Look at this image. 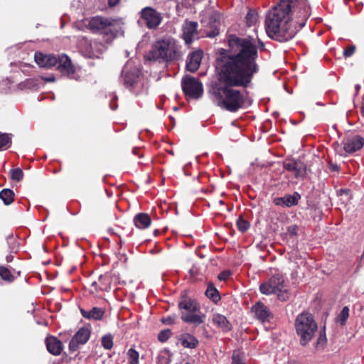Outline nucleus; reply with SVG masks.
Instances as JSON below:
<instances>
[{
	"label": "nucleus",
	"instance_id": "obj_1",
	"mask_svg": "<svg viewBox=\"0 0 364 364\" xmlns=\"http://www.w3.org/2000/svg\"><path fill=\"white\" fill-rule=\"evenodd\" d=\"M257 41L258 47L263 48L264 45L259 38L231 36L228 41L230 53L222 49L217 58L220 84L215 86L214 92L218 99V105L229 112H235L245 104L244 95L232 87H247L259 71L256 63Z\"/></svg>",
	"mask_w": 364,
	"mask_h": 364
},
{
	"label": "nucleus",
	"instance_id": "obj_2",
	"mask_svg": "<svg viewBox=\"0 0 364 364\" xmlns=\"http://www.w3.org/2000/svg\"><path fill=\"white\" fill-rule=\"evenodd\" d=\"M297 11L299 28L306 24L309 16L307 0H282L267 14L265 28L267 35L279 42H286L296 35L298 29L291 23L290 13Z\"/></svg>",
	"mask_w": 364,
	"mask_h": 364
},
{
	"label": "nucleus",
	"instance_id": "obj_3",
	"mask_svg": "<svg viewBox=\"0 0 364 364\" xmlns=\"http://www.w3.org/2000/svg\"><path fill=\"white\" fill-rule=\"evenodd\" d=\"M150 55L154 60L171 63L180 58V47L174 38H164L153 45Z\"/></svg>",
	"mask_w": 364,
	"mask_h": 364
},
{
	"label": "nucleus",
	"instance_id": "obj_4",
	"mask_svg": "<svg viewBox=\"0 0 364 364\" xmlns=\"http://www.w3.org/2000/svg\"><path fill=\"white\" fill-rule=\"evenodd\" d=\"M294 326L302 346H306L313 338L318 328L314 316L308 312L299 314L295 319Z\"/></svg>",
	"mask_w": 364,
	"mask_h": 364
},
{
	"label": "nucleus",
	"instance_id": "obj_5",
	"mask_svg": "<svg viewBox=\"0 0 364 364\" xmlns=\"http://www.w3.org/2000/svg\"><path fill=\"white\" fill-rule=\"evenodd\" d=\"M259 290L265 295L277 294L278 299L282 301H287L290 296L289 290L285 287L283 276L280 274L273 275L267 282L261 284Z\"/></svg>",
	"mask_w": 364,
	"mask_h": 364
},
{
	"label": "nucleus",
	"instance_id": "obj_6",
	"mask_svg": "<svg viewBox=\"0 0 364 364\" xmlns=\"http://www.w3.org/2000/svg\"><path fill=\"white\" fill-rule=\"evenodd\" d=\"M121 81L127 88L135 95H138L143 91L144 80L141 72L137 69H133L130 71L123 70Z\"/></svg>",
	"mask_w": 364,
	"mask_h": 364
},
{
	"label": "nucleus",
	"instance_id": "obj_7",
	"mask_svg": "<svg viewBox=\"0 0 364 364\" xmlns=\"http://www.w3.org/2000/svg\"><path fill=\"white\" fill-rule=\"evenodd\" d=\"M55 67L63 75L70 78H75V68L70 59L66 55L56 56L47 55V68Z\"/></svg>",
	"mask_w": 364,
	"mask_h": 364
},
{
	"label": "nucleus",
	"instance_id": "obj_8",
	"mask_svg": "<svg viewBox=\"0 0 364 364\" xmlns=\"http://www.w3.org/2000/svg\"><path fill=\"white\" fill-rule=\"evenodd\" d=\"M181 85L185 95L191 98L198 99L203 95V85L198 80L194 77H183Z\"/></svg>",
	"mask_w": 364,
	"mask_h": 364
},
{
	"label": "nucleus",
	"instance_id": "obj_9",
	"mask_svg": "<svg viewBox=\"0 0 364 364\" xmlns=\"http://www.w3.org/2000/svg\"><path fill=\"white\" fill-rule=\"evenodd\" d=\"M141 17L150 29L156 28L163 19L161 14L150 6L145 7L141 11Z\"/></svg>",
	"mask_w": 364,
	"mask_h": 364
},
{
	"label": "nucleus",
	"instance_id": "obj_10",
	"mask_svg": "<svg viewBox=\"0 0 364 364\" xmlns=\"http://www.w3.org/2000/svg\"><path fill=\"white\" fill-rule=\"evenodd\" d=\"M82 23L86 28L94 33H103L105 34L106 28L109 25V18L97 16L84 19Z\"/></svg>",
	"mask_w": 364,
	"mask_h": 364
},
{
	"label": "nucleus",
	"instance_id": "obj_11",
	"mask_svg": "<svg viewBox=\"0 0 364 364\" xmlns=\"http://www.w3.org/2000/svg\"><path fill=\"white\" fill-rule=\"evenodd\" d=\"M90 331L87 328H81L74 335L69 343L70 351L75 352L77 350L79 345H83L89 340Z\"/></svg>",
	"mask_w": 364,
	"mask_h": 364
},
{
	"label": "nucleus",
	"instance_id": "obj_12",
	"mask_svg": "<svg viewBox=\"0 0 364 364\" xmlns=\"http://www.w3.org/2000/svg\"><path fill=\"white\" fill-rule=\"evenodd\" d=\"M284 168L291 172L296 178H303L306 174V166L301 161L286 160Z\"/></svg>",
	"mask_w": 364,
	"mask_h": 364
},
{
	"label": "nucleus",
	"instance_id": "obj_13",
	"mask_svg": "<svg viewBox=\"0 0 364 364\" xmlns=\"http://www.w3.org/2000/svg\"><path fill=\"white\" fill-rule=\"evenodd\" d=\"M252 311L255 316L259 321L264 322L272 318V314L269 308L261 302H257L252 307Z\"/></svg>",
	"mask_w": 364,
	"mask_h": 364
},
{
	"label": "nucleus",
	"instance_id": "obj_14",
	"mask_svg": "<svg viewBox=\"0 0 364 364\" xmlns=\"http://www.w3.org/2000/svg\"><path fill=\"white\" fill-rule=\"evenodd\" d=\"M364 145V139L360 136L347 138L343 143L344 150L348 153H353L360 149Z\"/></svg>",
	"mask_w": 364,
	"mask_h": 364
},
{
	"label": "nucleus",
	"instance_id": "obj_15",
	"mask_svg": "<svg viewBox=\"0 0 364 364\" xmlns=\"http://www.w3.org/2000/svg\"><path fill=\"white\" fill-rule=\"evenodd\" d=\"M203 57L201 50H196L191 53L187 58L186 68L191 73L196 72L200 67Z\"/></svg>",
	"mask_w": 364,
	"mask_h": 364
},
{
	"label": "nucleus",
	"instance_id": "obj_16",
	"mask_svg": "<svg viewBox=\"0 0 364 364\" xmlns=\"http://www.w3.org/2000/svg\"><path fill=\"white\" fill-rule=\"evenodd\" d=\"M198 23L195 21H186L183 25V38L186 44L192 43L193 38L196 33Z\"/></svg>",
	"mask_w": 364,
	"mask_h": 364
},
{
	"label": "nucleus",
	"instance_id": "obj_17",
	"mask_svg": "<svg viewBox=\"0 0 364 364\" xmlns=\"http://www.w3.org/2000/svg\"><path fill=\"white\" fill-rule=\"evenodd\" d=\"M300 198V195L298 193H294L293 195H286L284 197L276 198L274 200V203L279 206L291 207L298 203Z\"/></svg>",
	"mask_w": 364,
	"mask_h": 364
},
{
	"label": "nucleus",
	"instance_id": "obj_18",
	"mask_svg": "<svg viewBox=\"0 0 364 364\" xmlns=\"http://www.w3.org/2000/svg\"><path fill=\"white\" fill-rule=\"evenodd\" d=\"M122 26L123 22L121 19L109 18V25L106 28L105 34L114 38L123 32Z\"/></svg>",
	"mask_w": 364,
	"mask_h": 364
},
{
	"label": "nucleus",
	"instance_id": "obj_19",
	"mask_svg": "<svg viewBox=\"0 0 364 364\" xmlns=\"http://www.w3.org/2000/svg\"><path fill=\"white\" fill-rule=\"evenodd\" d=\"M200 17L203 23L212 25L220 19V14L213 9L208 8L201 12Z\"/></svg>",
	"mask_w": 364,
	"mask_h": 364
},
{
	"label": "nucleus",
	"instance_id": "obj_20",
	"mask_svg": "<svg viewBox=\"0 0 364 364\" xmlns=\"http://www.w3.org/2000/svg\"><path fill=\"white\" fill-rule=\"evenodd\" d=\"M183 321L198 326L204 322L205 316L196 314V312H183L181 315Z\"/></svg>",
	"mask_w": 364,
	"mask_h": 364
},
{
	"label": "nucleus",
	"instance_id": "obj_21",
	"mask_svg": "<svg viewBox=\"0 0 364 364\" xmlns=\"http://www.w3.org/2000/svg\"><path fill=\"white\" fill-rule=\"evenodd\" d=\"M212 321L214 325L221 328L223 331H229L231 330L232 326L227 318L220 314H214L213 315Z\"/></svg>",
	"mask_w": 364,
	"mask_h": 364
},
{
	"label": "nucleus",
	"instance_id": "obj_22",
	"mask_svg": "<svg viewBox=\"0 0 364 364\" xmlns=\"http://www.w3.org/2000/svg\"><path fill=\"white\" fill-rule=\"evenodd\" d=\"M63 350L61 342L53 336H47V350L50 353L58 355Z\"/></svg>",
	"mask_w": 364,
	"mask_h": 364
},
{
	"label": "nucleus",
	"instance_id": "obj_23",
	"mask_svg": "<svg viewBox=\"0 0 364 364\" xmlns=\"http://www.w3.org/2000/svg\"><path fill=\"white\" fill-rule=\"evenodd\" d=\"M178 308L182 314L183 312H196L198 310L199 306L195 301L189 299H184L179 302Z\"/></svg>",
	"mask_w": 364,
	"mask_h": 364
},
{
	"label": "nucleus",
	"instance_id": "obj_24",
	"mask_svg": "<svg viewBox=\"0 0 364 364\" xmlns=\"http://www.w3.org/2000/svg\"><path fill=\"white\" fill-rule=\"evenodd\" d=\"M82 316L87 319L100 320L103 317L104 311L101 308L94 307L90 311H85L80 309Z\"/></svg>",
	"mask_w": 364,
	"mask_h": 364
},
{
	"label": "nucleus",
	"instance_id": "obj_25",
	"mask_svg": "<svg viewBox=\"0 0 364 364\" xmlns=\"http://www.w3.org/2000/svg\"><path fill=\"white\" fill-rule=\"evenodd\" d=\"M134 222L137 228L145 229L151 225V220L148 214L139 213L134 217Z\"/></svg>",
	"mask_w": 364,
	"mask_h": 364
},
{
	"label": "nucleus",
	"instance_id": "obj_26",
	"mask_svg": "<svg viewBox=\"0 0 364 364\" xmlns=\"http://www.w3.org/2000/svg\"><path fill=\"white\" fill-rule=\"evenodd\" d=\"M180 340L182 346L188 348H195L198 343V340L188 333L183 335Z\"/></svg>",
	"mask_w": 364,
	"mask_h": 364
},
{
	"label": "nucleus",
	"instance_id": "obj_27",
	"mask_svg": "<svg viewBox=\"0 0 364 364\" xmlns=\"http://www.w3.org/2000/svg\"><path fill=\"white\" fill-rule=\"evenodd\" d=\"M46 79L43 77L41 78H31L26 80L23 84L26 88L37 90L41 85H43V82Z\"/></svg>",
	"mask_w": 364,
	"mask_h": 364
},
{
	"label": "nucleus",
	"instance_id": "obj_28",
	"mask_svg": "<svg viewBox=\"0 0 364 364\" xmlns=\"http://www.w3.org/2000/svg\"><path fill=\"white\" fill-rule=\"evenodd\" d=\"M105 50V47L102 44L99 43L97 42H92L90 43V57H96L98 58L99 55L102 53Z\"/></svg>",
	"mask_w": 364,
	"mask_h": 364
},
{
	"label": "nucleus",
	"instance_id": "obj_29",
	"mask_svg": "<svg viewBox=\"0 0 364 364\" xmlns=\"http://www.w3.org/2000/svg\"><path fill=\"white\" fill-rule=\"evenodd\" d=\"M14 193L11 189H4L0 192V198L5 205H10L14 201Z\"/></svg>",
	"mask_w": 364,
	"mask_h": 364
},
{
	"label": "nucleus",
	"instance_id": "obj_30",
	"mask_svg": "<svg viewBox=\"0 0 364 364\" xmlns=\"http://www.w3.org/2000/svg\"><path fill=\"white\" fill-rule=\"evenodd\" d=\"M246 23L248 26H255L258 21V14L255 10L250 9L245 17Z\"/></svg>",
	"mask_w": 364,
	"mask_h": 364
},
{
	"label": "nucleus",
	"instance_id": "obj_31",
	"mask_svg": "<svg viewBox=\"0 0 364 364\" xmlns=\"http://www.w3.org/2000/svg\"><path fill=\"white\" fill-rule=\"evenodd\" d=\"M205 295L214 302H217L220 300L218 291L211 284L208 285L205 291Z\"/></svg>",
	"mask_w": 364,
	"mask_h": 364
},
{
	"label": "nucleus",
	"instance_id": "obj_32",
	"mask_svg": "<svg viewBox=\"0 0 364 364\" xmlns=\"http://www.w3.org/2000/svg\"><path fill=\"white\" fill-rule=\"evenodd\" d=\"M11 178L15 181H20L23 178V172L21 168H16L10 171Z\"/></svg>",
	"mask_w": 364,
	"mask_h": 364
},
{
	"label": "nucleus",
	"instance_id": "obj_33",
	"mask_svg": "<svg viewBox=\"0 0 364 364\" xmlns=\"http://www.w3.org/2000/svg\"><path fill=\"white\" fill-rule=\"evenodd\" d=\"M129 363L130 364H139V353L133 348L128 350Z\"/></svg>",
	"mask_w": 364,
	"mask_h": 364
},
{
	"label": "nucleus",
	"instance_id": "obj_34",
	"mask_svg": "<svg viewBox=\"0 0 364 364\" xmlns=\"http://www.w3.org/2000/svg\"><path fill=\"white\" fill-rule=\"evenodd\" d=\"M349 316V309L348 306H344L338 316L337 322L343 325Z\"/></svg>",
	"mask_w": 364,
	"mask_h": 364
},
{
	"label": "nucleus",
	"instance_id": "obj_35",
	"mask_svg": "<svg viewBox=\"0 0 364 364\" xmlns=\"http://www.w3.org/2000/svg\"><path fill=\"white\" fill-rule=\"evenodd\" d=\"M102 346L107 350H109L113 346V340L111 335H105L102 338Z\"/></svg>",
	"mask_w": 364,
	"mask_h": 364
},
{
	"label": "nucleus",
	"instance_id": "obj_36",
	"mask_svg": "<svg viewBox=\"0 0 364 364\" xmlns=\"http://www.w3.org/2000/svg\"><path fill=\"white\" fill-rule=\"evenodd\" d=\"M232 364H245L240 350H234L232 355Z\"/></svg>",
	"mask_w": 364,
	"mask_h": 364
},
{
	"label": "nucleus",
	"instance_id": "obj_37",
	"mask_svg": "<svg viewBox=\"0 0 364 364\" xmlns=\"http://www.w3.org/2000/svg\"><path fill=\"white\" fill-rule=\"evenodd\" d=\"M237 225L238 229L242 231H246L249 228V223L247 220H244L242 217H240L237 221Z\"/></svg>",
	"mask_w": 364,
	"mask_h": 364
},
{
	"label": "nucleus",
	"instance_id": "obj_38",
	"mask_svg": "<svg viewBox=\"0 0 364 364\" xmlns=\"http://www.w3.org/2000/svg\"><path fill=\"white\" fill-rule=\"evenodd\" d=\"M35 61L40 67H46V56L42 53L35 54Z\"/></svg>",
	"mask_w": 364,
	"mask_h": 364
},
{
	"label": "nucleus",
	"instance_id": "obj_39",
	"mask_svg": "<svg viewBox=\"0 0 364 364\" xmlns=\"http://www.w3.org/2000/svg\"><path fill=\"white\" fill-rule=\"evenodd\" d=\"M11 137L8 134H0V149L3 148L4 146L11 144Z\"/></svg>",
	"mask_w": 364,
	"mask_h": 364
},
{
	"label": "nucleus",
	"instance_id": "obj_40",
	"mask_svg": "<svg viewBox=\"0 0 364 364\" xmlns=\"http://www.w3.org/2000/svg\"><path fill=\"white\" fill-rule=\"evenodd\" d=\"M0 277L4 280L7 281H10L11 279V274L10 271L4 267H0Z\"/></svg>",
	"mask_w": 364,
	"mask_h": 364
},
{
	"label": "nucleus",
	"instance_id": "obj_41",
	"mask_svg": "<svg viewBox=\"0 0 364 364\" xmlns=\"http://www.w3.org/2000/svg\"><path fill=\"white\" fill-rule=\"evenodd\" d=\"M171 332L170 330L168 329H166V330H164V331H161L159 335H158V339L161 341V342H165L166 341L169 337L171 336Z\"/></svg>",
	"mask_w": 364,
	"mask_h": 364
},
{
	"label": "nucleus",
	"instance_id": "obj_42",
	"mask_svg": "<svg viewBox=\"0 0 364 364\" xmlns=\"http://www.w3.org/2000/svg\"><path fill=\"white\" fill-rule=\"evenodd\" d=\"M355 50V47L354 46H350L344 50L343 55L346 58L350 57L354 53Z\"/></svg>",
	"mask_w": 364,
	"mask_h": 364
},
{
	"label": "nucleus",
	"instance_id": "obj_43",
	"mask_svg": "<svg viewBox=\"0 0 364 364\" xmlns=\"http://www.w3.org/2000/svg\"><path fill=\"white\" fill-rule=\"evenodd\" d=\"M230 273L228 271H223L219 274L218 278L220 281H225L230 277Z\"/></svg>",
	"mask_w": 364,
	"mask_h": 364
},
{
	"label": "nucleus",
	"instance_id": "obj_44",
	"mask_svg": "<svg viewBox=\"0 0 364 364\" xmlns=\"http://www.w3.org/2000/svg\"><path fill=\"white\" fill-rule=\"evenodd\" d=\"M175 318H176L175 316H168L166 318H163L162 321L165 324L171 325V324L174 323Z\"/></svg>",
	"mask_w": 364,
	"mask_h": 364
},
{
	"label": "nucleus",
	"instance_id": "obj_45",
	"mask_svg": "<svg viewBox=\"0 0 364 364\" xmlns=\"http://www.w3.org/2000/svg\"><path fill=\"white\" fill-rule=\"evenodd\" d=\"M158 363L159 364H168V359L165 357V355H163L162 353L159 355L158 357Z\"/></svg>",
	"mask_w": 364,
	"mask_h": 364
},
{
	"label": "nucleus",
	"instance_id": "obj_46",
	"mask_svg": "<svg viewBox=\"0 0 364 364\" xmlns=\"http://www.w3.org/2000/svg\"><path fill=\"white\" fill-rule=\"evenodd\" d=\"M297 228L296 226H290L288 228V232L290 235H296V234Z\"/></svg>",
	"mask_w": 364,
	"mask_h": 364
},
{
	"label": "nucleus",
	"instance_id": "obj_47",
	"mask_svg": "<svg viewBox=\"0 0 364 364\" xmlns=\"http://www.w3.org/2000/svg\"><path fill=\"white\" fill-rule=\"evenodd\" d=\"M119 0H108V4L112 7L116 6L119 3Z\"/></svg>",
	"mask_w": 364,
	"mask_h": 364
},
{
	"label": "nucleus",
	"instance_id": "obj_48",
	"mask_svg": "<svg viewBox=\"0 0 364 364\" xmlns=\"http://www.w3.org/2000/svg\"><path fill=\"white\" fill-rule=\"evenodd\" d=\"M326 341V336L325 335L324 336H322L321 335L318 339V343H321V342H324Z\"/></svg>",
	"mask_w": 364,
	"mask_h": 364
},
{
	"label": "nucleus",
	"instance_id": "obj_49",
	"mask_svg": "<svg viewBox=\"0 0 364 364\" xmlns=\"http://www.w3.org/2000/svg\"><path fill=\"white\" fill-rule=\"evenodd\" d=\"M331 168L333 170V171H338V166L336 164H331Z\"/></svg>",
	"mask_w": 364,
	"mask_h": 364
},
{
	"label": "nucleus",
	"instance_id": "obj_50",
	"mask_svg": "<svg viewBox=\"0 0 364 364\" xmlns=\"http://www.w3.org/2000/svg\"><path fill=\"white\" fill-rule=\"evenodd\" d=\"M12 259H13V256H12V255H9V256H7V257H6V261H7L8 262H11V261H12Z\"/></svg>",
	"mask_w": 364,
	"mask_h": 364
},
{
	"label": "nucleus",
	"instance_id": "obj_51",
	"mask_svg": "<svg viewBox=\"0 0 364 364\" xmlns=\"http://www.w3.org/2000/svg\"><path fill=\"white\" fill-rule=\"evenodd\" d=\"M55 78L53 77H47V82H54Z\"/></svg>",
	"mask_w": 364,
	"mask_h": 364
},
{
	"label": "nucleus",
	"instance_id": "obj_52",
	"mask_svg": "<svg viewBox=\"0 0 364 364\" xmlns=\"http://www.w3.org/2000/svg\"><path fill=\"white\" fill-rule=\"evenodd\" d=\"M341 192L343 193H346V194H348V190H341Z\"/></svg>",
	"mask_w": 364,
	"mask_h": 364
},
{
	"label": "nucleus",
	"instance_id": "obj_53",
	"mask_svg": "<svg viewBox=\"0 0 364 364\" xmlns=\"http://www.w3.org/2000/svg\"><path fill=\"white\" fill-rule=\"evenodd\" d=\"M92 286L97 287V282H92Z\"/></svg>",
	"mask_w": 364,
	"mask_h": 364
},
{
	"label": "nucleus",
	"instance_id": "obj_54",
	"mask_svg": "<svg viewBox=\"0 0 364 364\" xmlns=\"http://www.w3.org/2000/svg\"><path fill=\"white\" fill-rule=\"evenodd\" d=\"M43 248L46 250V245H43Z\"/></svg>",
	"mask_w": 364,
	"mask_h": 364
}]
</instances>
